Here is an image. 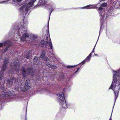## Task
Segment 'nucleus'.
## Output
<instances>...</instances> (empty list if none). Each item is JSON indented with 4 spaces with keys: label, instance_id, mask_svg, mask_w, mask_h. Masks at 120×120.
<instances>
[{
    "label": "nucleus",
    "instance_id": "obj_6",
    "mask_svg": "<svg viewBox=\"0 0 120 120\" xmlns=\"http://www.w3.org/2000/svg\"><path fill=\"white\" fill-rule=\"evenodd\" d=\"M63 92L62 93H59L57 94L58 100L59 102L63 105V108L65 109L67 106L65 100L64 95Z\"/></svg>",
    "mask_w": 120,
    "mask_h": 120
},
{
    "label": "nucleus",
    "instance_id": "obj_29",
    "mask_svg": "<svg viewBox=\"0 0 120 120\" xmlns=\"http://www.w3.org/2000/svg\"><path fill=\"white\" fill-rule=\"evenodd\" d=\"M95 56H97V54H95Z\"/></svg>",
    "mask_w": 120,
    "mask_h": 120
},
{
    "label": "nucleus",
    "instance_id": "obj_28",
    "mask_svg": "<svg viewBox=\"0 0 120 120\" xmlns=\"http://www.w3.org/2000/svg\"><path fill=\"white\" fill-rule=\"evenodd\" d=\"M97 43V42H96V44H95V46H96V43Z\"/></svg>",
    "mask_w": 120,
    "mask_h": 120
},
{
    "label": "nucleus",
    "instance_id": "obj_2",
    "mask_svg": "<svg viewBox=\"0 0 120 120\" xmlns=\"http://www.w3.org/2000/svg\"><path fill=\"white\" fill-rule=\"evenodd\" d=\"M113 80L109 88L112 90L115 94V101L117 98L120 88V68L116 71L112 70Z\"/></svg>",
    "mask_w": 120,
    "mask_h": 120
},
{
    "label": "nucleus",
    "instance_id": "obj_4",
    "mask_svg": "<svg viewBox=\"0 0 120 120\" xmlns=\"http://www.w3.org/2000/svg\"><path fill=\"white\" fill-rule=\"evenodd\" d=\"M27 26L26 24H24L23 23H21L19 26L18 30L17 38H19V36H22L20 39L21 41H24L26 40V38L29 36V34L27 32Z\"/></svg>",
    "mask_w": 120,
    "mask_h": 120
},
{
    "label": "nucleus",
    "instance_id": "obj_3",
    "mask_svg": "<svg viewBox=\"0 0 120 120\" xmlns=\"http://www.w3.org/2000/svg\"><path fill=\"white\" fill-rule=\"evenodd\" d=\"M107 4L106 3H104L101 4V7L98 8V12L99 15L101 16V21L102 22L101 23V26L100 27V33L102 27L104 26H106V22L105 20L108 17V16L111 15L113 13L114 11V8L113 7H110V8L106 12L104 11V8L102 7H105L106 6ZM99 37H98L99 38Z\"/></svg>",
    "mask_w": 120,
    "mask_h": 120
},
{
    "label": "nucleus",
    "instance_id": "obj_9",
    "mask_svg": "<svg viewBox=\"0 0 120 120\" xmlns=\"http://www.w3.org/2000/svg\"><path fill=\"white\" fill-rule=\"evenodd\" d=\"M95 47V46H94V47L91 53H90L89 55L86 57V58L82 62L81 64H82V65L84 64L86 62H89L90 60L91 56L92 54V53H94V50Z\"/></svg>",
    "mask_w": 120,
    "mask_h": 120
},
{
    "label": "nucleus",
    "instance_id": "obj_1",
    "mask_svg": "<svg viewBox=\"0 0 120 120\" xmlns=\"http://www.w3.org/2000/svg\"><path fill=\"white\" fill-rule=\"evenodd\" d=\"M37 0H27L26 1L24 4L19 9V12L22 15L27 14L28 11L33 5L34 2ZM22 0H6L5 1L0 2V3L2 4L6 2H9L12 4H16V3L20 2ZM48 3L49 6L51 8L49 7V10L50 11V16L52 11L54 9L53 7H54L55 4L51 0H39L38 4L40 5H44Z\"/></svg>",
    "mask_w": 120,
    "mask_h": 120
},
{
    "label": "nucleus",
    "instance_id": "obj_20",
    "mask_svg": "<svg viewBox=\"0 0 120 120\" xmlns=\"http://www.w3.org/2000/svg\"><path fill=\"white\" fill-rule=\"evenodd\" d=\"M43 59L44 60H45V61H47L48 60V58L46 57H45Z\"/></svg>",
    "mask_w": 120,
    "mask_h": 120
},
{
    "label": "nucleus",
    "instance_id": "obj_27",
    "mask_svg": "<svg viewBox=\"0 0 120 120\" xmlns=\"http://www.w3.org/2000/svg\"><path fill=\"white\" fill-rule=\"evenodd\" d=\"M111 116H112V114L111 115ZM109 120H111V117L110 119Z\"/></svg>",
    "mask_w": 120,
    "mask_h": 120
},
{
    "label": "nucleus",
    "instance_id": "obj_26",
    "mask_svg": "<svg viewBox=\"0 0 120 120\" xmlns=\"http://www.w3.org/2000/svg\"><path fill=\"white\" fill-rule=\"evenodd\" d=\"M59 78H60L59 79H62L63 78V77H62V78H60V76H59Z\"/></svg>",
    "mask_w": 120,
    "mask_h": 120
},
{
    "label": "nucleus",
    "instance_id": "obj_5",
    "mask_svg": "<svg viewBox=\"0 0 120 120\" xmlns=\"http://www.w3.org/2000/svg\"><path fill=\"white\" fill-rule=\"evenodd\" d=\"M45 39H46L45 41H44L43 40H41L39 44V46L46 48L48 49H50L52 51L53 46L50 37L46 36Z\"/></svg>",
    "mask_w": 120,
    "mask_h": 120
},
{
    "label": "nucleus",
    "instance_id": "obj_17",
    "mask_svg": "<svg viewBox=\"0 0 120 120\" xmlns=\"http://www.w3.org/2000/svg\"><path fill=\"white\" fill-rule=\"evenodd\" d=\"M76 65L72 66H67V67L68 68H73L76 67Z\"/></svg>",
    "mask_w": 120,
    "mask_h": 120
},
{
    "label": "nucleus",
    "instance_id": "obj_30",
    "mask_svg": "<svg viewBox=\"0 0 120 120\" xmlns=\"http://www.w3.org/2000/svg\"><path fill=\"white\" fill-rule=\"evenodd\" d=\"M97 4H96L95 5V6H97Z\"/></svg>",
    "mask_w": 120,
    "mask_h": 120
},
{
    "label": "nucleus",
    "instance_id": "obj_15",
    "mask_svg": "<svg viewBox=\"0 0 120 120\" xmlns=\"http://www.w3.org/2000/svg\"><path fill=\"white\" fill-rule=\"evenodd\" d=\"M32 39H31V41H32V42H35L36 41L37 38V36L34 35H33L32 36Z\"/></svg>",
    "mask_w": 120,
    "mask_h": 120
},
{
    "label": "nucleus",
    "instance_id": "obj_8",
    "mask_svg": "<svg viewBox=\"0 0 120 120\" xmlns=\"http://www.w3.org/2000/svg\"><path fill=\"white\" fill-rule=\"evenodd\" d=\"M30 70L29 69L28 70V71L27 72L26 71V70H25V68L24 67H22V75L24 76V77H25V75L27 73L29 74V75H34L33 72L32 74H31Z\"/></svg>",
    "mask_w": 120,
    "mask_h": 120
},
{
    "label": "nucleus",
    "instance_id": "obj_31",
    "mask_svg": "<svg viewBox=\"0 0 120 120\" xmlns=\"http://www.w3.org/2000/svg\"><path fill=\"white\" fill-rule=\"evenodd\" d=\"M115 3H116V2H114V4H115Z\"/></svg>",
    "mask_w": 120,
    "mask_h": 120
},
{
    "label": "nucleus",
    "instance_id": "obj_32",
    "mask_svg": "<svg viewBox=\"0 0 120 120\" xmlns=\"http://www.w3.org/2000/svg\"><path fill=\"white\" fill-rule=\"evenodd\" d=\"M5 91H6L5 92H6V90H5Z\"/></svg>",
    "mask_w": 120,
    "mask_h": 120
},
{
    "label": "nucleus",
    "instance_id": "obj_22",
    "mask_svg": "<svg viewBox=\"0 0 120 120\" xmlns=\"http://www.w3.org/2000/svg\"><path fill=\"white\" fill-rule=\"evenodd\" d=\"M3 51V50H2V51H0V56H1L2 54L4 52Z\"/></svg>",
    "mask_w": 120,
    "mask_h": 120
},
{
    "label": "nucleus",
    "instance_id": "obj_12",
    "mask_svg": "<svg viewBox=\"0 0 120 120\" xmlns=\"http://www.w3.org/2000/svg\"><path fill=\"white\" fill-rule=\"evenodd\" d=\"M94 5H89L82 8V9H92L94 8Z\"/></svg>",
    "mask_w": 120,
    "mask_h": 120
},
{
    "label": "nucleus",
    "instance_id": "obj_18",
    "mask_svg": "<svg viewBox=\"0 0 120 120\" xmlns=\"http://www.w3.org/2000/svg\"><path fill=\"white\" fill-rule=\"evenodd\" d=\"M45 56V53H41V58H44Z\"/></svg>",
    "mask_w": 120,
    "mask_h": 120
},
{
    "label": "nucleus",
    "instance_id": "obj_11",
    "mask_svg": "<svg viewBox=\"0 0 120 120\" xmlns=\"http://www.w3.org/2000/svg\"><path fill=\"white\" fill-rule=\"evenodd\" d=\"M8 59H5V60L4 63V64H5V65H4L2 68V70L1 71V72H3L5 70L6 68V67L5 65V64L7 63L8 62Z\"/></svg>",
    "mask_w": 120,
    "mask_h": 120
},
{
    "label": "nucleus",
    "instance_id": "obj_14",
    "mask_svg": "<svg viewBox=\"0 0 120 120\" xmlns=\"http://www.w3.org/2000/svg\"><path fill=\"white\" fill-rule=\"evenodd\" d=\"M47 65L49 68L53 69H56V67L54 65H52L50 64L49 63H47L46 64Z\"/></svg>",
    "mask_w": 120,
    "mask_h": 120
},
{
    "label": "nucleus",
    "instance_id": "obj_19",
    "mask_svg": "<svg viewBox=\"0 0 120 120\" xmlns=\"http://www.w3.org/2000/svg\"><path fill=\"white\" fill-rule=\"evenodd\" d=\"M9 94V93L8 92H7L6 91V92H4V94L3 95H6Z\"/></svg>",
    "mask_w": 120,
    "mask_h": 120
},
{
    "label": "nucleus",
    "instance_id": "obj_7",
    "mask_svg": "<svg viewBox=\"0 0 120 120\" xmlns=\"http://www.w3.org/2000/svg\"><path fill=\"white\" fill-rule=\"evenodd\" d=\"M26 85L24 88L22 87V85L20 87H18V89H16V90L17 91H20L21 90L23 91H25L28 90L30 88V81L29 80H27L25 82Z\"/></svg>",
    "mask_w": 120,
    "mask_h": 120
},
{
    "label": "nucleus",
    "instance_id": "obj_13",
    "mask_svg": "<svg viewBox=\"0 0 120 120\" xmlns=\"http://www.w3.org/2000/svg\"><path fill=\"white\" fill-rule=\"evenodd\" d=\"M39 58L37 57H35L34 59V64L35 65L38 64V59Z\"/></svg>",
    "mask_w": 120,
    "mask_h": 120
},
{
    "label": "nucleus",
    "instance_id": "obj_21",
    "mask_svg": "<svg viewBox=\"0 0 120 120\" xmlns=\"http://www.w3.org/2000/svg\"><path fill=\"white\" fill-rule=\"evenodd\" d=\"M26 57L27 59L29 58V54H27L26 55Z\"/></svg>",
    "mask_w": 120,
    "mask_h": 120
},
{
    "label": "nucleus",
    "instance_id": "obj_23",
    "mask_svg": "<svg viewBox=\"0 0 120 120\" xmlns=\"http://www.w3.org/2000/svg\"><path fill=\"white\" fill-rule=\"evenodd\" d=\"M2 75H0V80H1L2 79Z\"/></svg>",
    "mask_w": 120,
    "mask_h": 120
},
{
    "label": "nucleus",
    "instance_id": "obj_25",
    "mask_svg": "<svg viewBox=\"0 0 120 120\" xmlns=\"http://www.w3.org/2000/svg\"><path fill=\"white\" fill-rule=\"evenodd\" d=\"M79 68H78V69H77V71H76L75 72V73H76L79 70Z\"/></svg>",
    "mask_w": 120,
    "mask_h": 120
},
{
    "label": "nucleus",
    "instance_id": "obj_16",
    "mask_svg": "<svg viewBox=\"0 0 120 120\" xmlns=\"http://www.w3.org/2000/svg\"><path fill=\"white\" fill-rule=\"evenodd\" d=\"M14 66H15L16 67H19V63L18 62H16L15 64L14 65Z\"/></svg>",
    "mask_w": 120,
    "mask_h": 120
},
{
    "label": "nucleus",
    "instance_id": "obj_10",
    "mask_svg": "<svg viewBox=\"0 0 120 120\" xmlns=\"http://www.w3.org/2000/svg\"><path fill=\"white\" fill-rule=\"evenodd\" d=\"M11 45V42L7 40L4 43H0V47H2L4 45H7L8 46H10Z\"/></svg>",
    "mask_w": 120,
    "mask_h": 120
},
{
    "label": "nucleus",
    "instance_id": "obj_24",
    "mask_svg": "<svg viewBox=\"0 0 120 120\" xmlns=\"http://www.w3.org/2000/svg\"><path fill=\"white\" fill-rule=\"evenodd\" d=\"M7 49L6 48L5 49V50H4V52H5L6 51H7Z\"/></svg>",
    "mask_w": 120,
    "mask_h": 120
}]
</instances>
